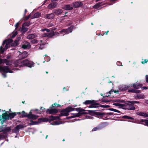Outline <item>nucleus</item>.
Segmentation results:
<instances>
[{
	"label": "nucleus",
	"mask_w": 148,
	"mask_h": 148,
	"mask_svg": "<svg viewBox=\"0 0 148 148\" xmlns=\"http://www.w3.org/2000/svg\"><path fill=\"white\" fill-rule=\"evenodd\" d=\"M21 39V38L20 37H18L14 41V43H12V40L11 39H9L4 41L3 42L2 45L0 47V52L1 53H3L5 50L7 49L8 48L10 47V45L12 46H17L18 44V41Z\"/></svg>",
	"instance_id": "nucleus-1"
},
{
	"label": "nucleus",
	"mask_w": 148,
	"mask_h": 148,
	"mask_svg": "<svg viewBox=\"0 0 148 148\" xmlns=\"http://www.w3.org/2000/svg\"><path fill=\"white\" fill-rule=\"evenodd\" d=\"M13 65L16 67L19 66L20 67L23 66H26L30 68H31L34 66L33 62L31 61H29L27 60H23L21 63L19 62L18 61H16L14 63Z\"/></svg>",
	"instance_id": "nucleus-2"
},
{
	"label": "nucleus",
	"mask_w": 148,
	"mask_h": 148,
	"mask_svg": "<svg viewBox=\"0 0 148 148\" xmlns=\"http://www.w3.org/2000/svg\"><path fill=\"white\" fill-rule=\"evenodd\" d=\"M124 104L120 103H114L113 105L117 106L119 108H123L125 107V109L130 110H133L135 109V107L133 106L132 104L127 102Z\"/></svg>",
	"instance_id": "nucleus-3"
},
{
	"label": "nucleus",
	"mask_w": 148,
	"mask_h": 148,
	"mask_svg": "<svg viewBox=\"0 0 148 148\" xmlns=\"http://www.w3.org/2000/svg\"><path fill=\"white\" fill-rule=\"evenodd\" d=\"M16 115L15 113H12L9 114H8L7 112L3 114L2 116H0V120L1 121V124L3 123L4 121L6 120L13 118Z\"/></svg>",
	"instance_id": "nucleus-4"
},
{
	"label": "nucleus",
	"mask_w": 148,
	"mask_h": 148,
	"mask_svg": "<svg viewBox=\"0 0 148 148\" xmlns=\"http://www.w3.org/2000/svg\"><path fill=\"white\" fill-rule=\"evenodd\" d=\"M11 69L9 68V66H0V72L2 73V75L4 77H6V73H7L8 72L12 73H13V71Z\"/></svg>",
	"instance_id": "nucleus-5"
},
{
	"label": "nucleus",
	"mask_w": 148,
	"mask_h": 148,
	"mask_svg": "<svg viewBox=\"0 0 148 148\" xmlns=\"http://www.w3.org/2000/svg\"><path fill=\"white\" fill-rule=\"evenodd\" d=\"M73 26H71L66 29H64L60 32L59 33L58 32H52L53 35H57L59 34H62L64 35L65 34H68L72 32V30L73 28Z\"/></svg>",
	"instance_id": "nucleus-6"
},
{
	"label": "nucleus",
	"mask_w": 148,
	"mask_h": 148,
	"mask_svg": "<svg viewBox=\"0 0 148 148\" xmlns=\"http://www.w3.org/2000/svg\"><path fill=\"white\" fill-rule=\"evenodd\" d=\"M85 104H90L88 107L89 108H96L99 107V103H96L95 101L92 100H86L83 103Z\"/></svg>",
	"instance_id": "nucleus-7"
},
{
	"label": "nucleus",
	"mask_w": 148,
	"mask_h": 148,
	"mask_svg": "<svg viewBox=\"0 0 148 148\" xmlns=\"http://www.w3.org/2000/svg\"><path fill=\"white\" fill-rule=\"evenodd\" d=\"M74 108L69 107L62 110L60 112L61 116H67L69 115V112L74 111Z\"/></svg>",
	"instance_id": "nucleus-8"
},
{
	"label": "nucleus",
	"mask_w": 148,
	"mask_h": 148,
	"mask_svg": "<svg viewBox=\"0 0 148 148\" xmlns=\"http://www.w3.org/2000/svg\"><path fill=\"white\" fill-rule=\"evenodd\" d=\"M22 112L23 113L22 115L23 117H27L29 119L34 120L36 119L38 117V116L37 115L32 114L31 111L29 112L28 114L25 113L24 111H22Z\"/></svg>",
	"instance_id": "nucleus-9"
},
{
	"label": "nucleus",
	"mask_w": 148,
	"mask_h": 148,
	"mask_svg": "<svg viewBox=\"0 0 148 148\" xmlns=\"http://www.w3.org/2000/svg\"><path fill=\"white\" fill-rule=\"evenodd\" d=\"M58 109L55 108L48 109L46 112L49 114H55L58 112Z\"/></svg>",
	"instance_id": "nucleus-10"
},
{
	"label": "nucleus",
	"mask_w": 148,
	"mask_h": 148,
	"mask_svg": "<svg viewBox=\"0 0 148 148\" xmlns=\"http://www.w3.org/2000/svg\"><path fill=\"white\" fill-rule=\"evenodd\" d=\"M24 127L23 126L21 125H19L15 127L13 130L14 132L16 133H18L19 129L22 128Z\"/></svg>",
	"instance_id": "nucleus-11"
},
{
	"label": "nucleus",
	"mask_w": 148,
	"mask_h": 148,
	"mask_svg": "<svg viewBox=\"0 0 148 148\" xmlns=\"http://www.w3.org/2000/svg\"><path fill=\"white\" fill-rule=\"evenodd\" d=\"M62 12L63 10L62 9L58 8L54 9L53 11V12L56 15H60Z\"/></svg>",
	"instance_id": "nucleus-12"
},
{
	"label": "nucleus",
	"mask_w": 148,
	"mask_h": 148,
	"mask_svg": "<svg viewBox=\"0 0 148 148\" xmlns=\"http://www.w3.org/2000/svg\"><path fill=\"white\" fill-rule=\"evenodd\" d=\"M22 45V47L24 49L29 48L31 46L30 43L27 42H23Z\"/></svg>",
	"instance_id": "nucleus-13"
},
{
	"label": "nucleus",
	"mask_w": 148,
	"mask_h": 148,
	"mask_svg": "<svg viewBox=\"0 0 148 148\" xmlns=\"http://www.w3.org/2000/svg\"><path fill=\"white\" fill-rule=\"evenodd\" d=\"M73 7L75 8H79L83 5V3L80 1H76L72 3Z\"/></svg>",
	"instance_id": "nucleus-14"
},
{
	"label": "nucleus",
	"mask_w": 148,
	"mask_h": 148,
	"mask_svg": "<svg viewBox=\"0 0 148 148\" xmlns=\"http://www.w3.org/2000/svg\"><path fill=\"white\" fill-rule=\"evenodd\" d=\"M55 15L54 14L51 13L50 14H46L45 15L46 18L48 19H53L54 18Z\"/></svg>",
	"instance_id": "nucleus-15"
},
{
	"label": "nucleus",
	"mask_w": 148,
	"mask_h": 148,
	"mask_svg": "<svg viewBox=\"0 0 148 148\" xmlns=\"http://www.w3.org/2000/svg\"><path fill=\"white\" fill-rule=\"evenodd\" d=\"M58 3L56 2L52 3L48 5V8L49 9L57 7Z\"/></svg>",
	"instance_id": "nucleus-16"
},
{
	"label": "nucleus",
	"mask_w": 148,
	"mask_h": 148,
	"mask_svg": "<svg viewBox=\"0 0 148 148\" xmlns=\"http://www.w3.org/2000/svg\"><path fill=\"white\" fill-rule=\"evenodd\" d=\"M63 9L67 10H71L73 9V7L69 5H66L63 6Z\"/></svg>",
	"instance_id": "nucleus-17"
},
{
	"label": "nucleus",
	"mask_w": 148,
	"mask_h": 148,
	"mask_svg": "<svg viewBox=\"0 0 148 148\" xmlns=\"http://www.w3.org/2000/svg\"><path fill=\"white\" fill-rule=\"evenodd\" d=\"M132 86L134 88L139 89L141 88L142 86V85L141 84L137 83H136L133 84Z\"/></svg>",
	"instance_id": "nucleus-18"
},
{
	"label": "nucleus",
	"mask_w": 148,
	"mask_h": 148,
	"mask_svg": "<svg viewBox=\"0 0 148 148\" xmlns=\"http://www.w3.org/2000/svg\"><path fill=\"white\" fill-rule=\"evenodd\" d=\"M132 86V85L131 86ZM130 87V86H127L126 85L123 86L120 88V90L121 91H125L127 90L128 88Z\"/></svg>",
	"instance_id": "nucleus-19"
},
{
	"label": "nucleus",
	"mask_w": 148,
	"mask_h": 148,
	"mask_svg": "<svg viewBox=\"0 0 148 148\" xmlns=\"http://www.w3.org/2000/svg\"><path fill=\"white\" fill-rule=\"evenodd\" d=\"M136 114L137 115L140 116L148 117V114L143 112H138Z\"/></svg>",
	"instance_id": "nucleus-20"
},
{
	"label": "nucleus",
	"mask_w": 148,
	"mask_h": 148,
	"mask_svg": "<svg viewBox=\"0 0 148 148\" xmlns=\"http://www.w3.org/2000/svg\"><path fill=\"white\" fill-rule=\"evenodd\" d=\"M134 97L135 99H143L144 98V96L140 94H138L136 95H135Z\"/></svg>",
	"instance_id": "nucleus-21"
},
{
	"label": "nucleus",
	"mask_w": 148,
	"mask_h": 148,
	"mask_svg": "<svg viewBox=\"0 0 148 148\" xmlns=\"http://www.w3.org/2000/svg\"><path fill=\"white\" fill-rule=\"evenodd\" d=\"M140 123L148 126V120H141Z\"/></svg>",
	"instance_id": "nucleus-22"
},
{
	"label": "nucleus",
	"mask_w": 148,
	"mask_h": 148,
	"mask_svg": "<svg viewBox=\"0 0 148 148\" xmlns=\"http://www.w3.org/2000/svg\"><path fill=\"white\" fill-rule=\"evenodd\" d=\"M4 63H5L6 65H8L9 64V62L6 59H0V64Z\"/></svg>",
	"instance_id": "nucleus-23"
},
{
	"label": "nucleus",
	"mask_w": 148,
	"mask_h": 148,
	"mask_svg": "<svg viewBox=\"0 0 148 148\" xmlns=\"http://www.w3.org/2000/svg\"><path fill=\"white\" fill-rule=\"evenodd\" d=\"M36 37V35L34 34H29L27 36V38L29 39H32Z\"/></svg>",
	"instance_id": "nucleus-24"
},
{
	"label": "nucleus",
	"mask_w": 148,
	"mask_h": 148,
	"mask_svg": "<svg viewBox=\"0 0 148 148\" xmlns=\"http://www.w3.org/2000/svg\"><path fill=\"white\" fill-rule=\"evenodd\" d=\"M28 56V54L26 51H24L20 55V56L22 57V58L27 57Z\"/></svg>",
	"instance_id": "nucleus-25"
},
{
	"label": "nucleus",
	"mask_w": 148,
	"mask_h": 148,
	"mask_svg": "<svg viewBox=\"0 0 148 148\" xmlns=\"http://www.w3.org/2000/svg\"><path fill=\"white\" fill-rule=\"evenodd\" d=\"M81 115V114L79 112L77 114H73V116H69L68 117L69 118H73L76 117H79Z\"/></svg>",
	"instance_id": "nucleus-26"
},
{
	"label": "nucleus",
	"mask_w": 148,
	"mask_h": 148,
	"mask_svg": "<svg viewBox=\"0 0 148 148\" xmlns=\"http://www.w3.org/2000/svg\"><path fill=\"white\" fill-rule=\"evenodd\" d=\"M24 26L25 24H23L21 30L22 32H25L27 31V28L25 27Z\"/></svg>",
	"instance_id": "nucleus-27"
},
{
	"label": "nucleus",
	"mask_w": 148,
	"mask_h": 148,
	"mask_svg": "<svg viewBox=\"0 0 148 148\" xmlns=\"http://www.w3.org/2000/svg\"><path fill=\"white\" fill-rule=\"evenodd\" d=\"M102 3H98L94 5V7L96 8H99L100 6L102 5L103 4H101Z\"/></svg>",
	"instance_id": "nucleus-28"
},
{
	"label": "nucleus",
	"mask_w": 148,
	"mask_h": 148,
	"mask_svg": "<svg viewBox=\"0 0 148 148\" xmlns=\"http://www.w3.org/2000/svg\"><path fill=\"white\" fill-rule=\"evenodd\" d=\"M41 15L40 13L36 12L35 13L34 15V18H37L39 17Z\"/></svg>",
	"instance_id": "nucleus-29"
},
{
	"label": "nucleus",
	"mask_w": 148,
	"mask_h": 148,
	"mask_svg": "<svg viewBox=\"0 0 148 148\" xmlns=\"http://www.w3.org/2000/svg\"><path fill=\"white\" fill-rule=\"evenodd\" d=\"M2 131V129L0 127V132ZM5 135L3 133H1L0 134V140H2L5 137Z\"/></svg>",
	"instance_id": "nucleus-30"
},
{
	"label": "nucleus",
	"mask_w": 148,
	"mask_h": 148,
	"mask_svg": "<svg viewBox=\"0 0 148 148\" xmlns=\"http://www.w3.org/2000/svg\"><path fill=\"white\" fill-rule=\"evenodd\" d=\"M127 102L133 105L135 103H139V102L137 101H127Z\"/></svg>",
	"instance_id": "nucleus-31"
},
{
	"label": "nucleus",
	"mask_w": 148,
	"mask_h": 148,
	"mask_svg": "<svg viewBox=\"0 0 148 148\" xmlns=\"http://www.w3.org/2000/svg\"><path fill=\"white\" fill-rule=\"evenodd\" d=\"M115 102H117L116 103H124L125 101L123 100H121L120 99H117L114 100Z\"/></svg>",
	"instance_id": "nucleus-32"
},
{
	"label": "nucleus",
	"mask_w": 148,
	"mask_h": 148,
	"mask_svg": "<svg viewBox=\"0 0 148 148\" xmlns=\"http://www.w3.org/2000/svg\"><path fill=\"white\" fill-rule=\"evenodd\" d=\"M122 117H123V118L124 119H131V120L133 119V118H132V117L130 116H126V115H125V116H123Z\"/></svg>",
	"instance_id": "nucleus-33"
},
{
	"label": "nucleus",
	"mask_w": 148,
	"mask_h": 148,
	"mask_svg": "<svg viewBox=\"0 0 148 148\" xmlns=\"http://www.w3.org/2000/svg\"><path fill=\"white\" fill-rule=\"evenodd\" d=\"M114 92V90H112L109 91L108 92L106 93V97H108L110 96V95H111L112 92Z\"/></svg>",
	"instance_id": "nucleus-34"
},
{
	"label": "nucleus",
	"mask_w": 148,
	"mask_h": 148,
	"mask_svg": "<svg viewBox=\"0 0 148 148\" xmlns=\"http://www.w3.org/2000/svg\"><path fill=\"white\" fill-rule=\"evenodd\" d=\"M40 120H41V121L43 122H47L48 121V119L47 118H41L40 119Z\"/></svg>",
	"instance_id": "nucleus-35"
},
{
	"label": "nucleus",
	"mask_w": 148,
	"mask_h": 148,
	"mask_svg": "<svg viewBox=\"0 0 148 148\" xmlns=\"http://www.w3.org/2000/svg\"><path fill=\"white\" fill-rule=\"evenodd\" d=\"M100 127H95L92 130V131H95L97 130H99L100 129Z\"/></svg>",
	"instance_id": "nucleus-36"
},
{
	"label": "nucleus",
	"mask_w": 148,
	"mask_h": 148,
	"mask_svg": "<svg viewBox=\"0 0 148 148\" xmlns=\"http://www.w3.org/2000/svg\"><path fill=\"white\" fill-rule=\"evenodd\" d=\"M53 25V23L51 22H50L47 24V27H50L52 26Z\"/></svg>",
	"instance_id": "nucleus-37"
},
{
	"label": "nucleus",
	"mask_w": 148,
	"mask_h": 148,
	"mask_svg": "<svg viewBox=\"0 0 148 148\" xmlns=\"http://www.w3.org/2000/svg\"><path fill=\"white\" fill-rule=\"evenodd\" d=\"M110 110L112 111L115 112H116L117 113H120V112L119 111L117 110L116 109H113V108H111L110 109Z\"/></svg>",
	"instance_id": "nucleus-38"
},
{
	"label": "nucleus",
	"mask_w": 148,
	"mask_h": 148,
	"mask_svg": "<svg viewBox=\"0 0 148 148\" xmlns=\"http://www.w3.org/2000/svg\"><path fill=\"white\" fill-rule=\"evenodd\" d=\"M60 123H59L58 121H54L53 122L52 124L54 125H58L60 124Z\"/></svg>",
	"instance_id": "nucleus-39"
},
{
	"label": "nucleus",
	"mask_w": 148,
	"mask_h": 148,
	"mask_svg": "<svg viewBox=\"0 0 148 148\" xmlns=\"http://www.w3.org/2000/svg\"><path fill=\"white\" fill-rule=\"evenodd\" d=\"M52 107L54 106L56 107H59L60 106V105H59L57 104V103H54L53 105H52Z\"/></svg>",
	"instance_id": "nucleus-40"
},
{
	"label": "nucleus",
	"mask_w": 148,
	"mask_h": 148,
	"mask_svg": "<svg viewBox=\"0 0 148 148\" xmlns=\"http://www.w3.org/2000/svg\"><path fill=\"white\" fill-rule=\"evenodd\" d=\"M31 42L33 44L36 43L38 42V40L36 39H33L32 40Z\"/></svg>",
	"instance_id": "nucleus-41"
},
{
	"label": "nucleus",
	"mask_w": 148,
	"mask_h": 148,
	"mask_svg": "<svg viewBox=\"0 0 148 148\" xmlns=\"http://www.w3.org/2000/svg\"><path fill=\"white\" fill-rule=\"evenodd\" d=\"M29 124L30 125H36L37 124V123L36 122L32 121H31V122L29 123Z\"/></svg>",
	"instance_id": "nucleus-42"
},
{
	"label": "nucleus",
	"mask_w": 148,
	"mask_h": 148,
	"mask_svg": "<svg viewBox=\"0 0 148 148\" xmlns=\"http://www.w3.org/2000/svg\"><path fill=\"white\" fill-rule=\"evenodd\" d=\"M99 106H100L101 107L104 108H108L110 107V106L109 105H100V104H99Z\"/></svg>",
	"instance_id": "nucleus-43"
},
{
	"label": "nucleus",
	"mask_w": 148,
	"mask_h": 148,
	"mask_svg": "<svg viewBox=\"0 0 148 148\" xmlns=\"http://www.w3.org/2000/svg\"><path fill=\"white\" fill-rule=\"evenodd\" d=\"M5 130L7 132H9L11 131V130L10 127H7L5 128Z\"/></svg>",
	"instance_id": "nucleus-44"
},
{
	"label": "nucleus",
	"mask_w": 148,
	"mask_h": 148,
	"mask_svg": "<svg viewBox=\"0 0 148 148\" xmlns=\"http://www.w3.org/2000/svg\"><path fill=\"white\" fill-rule=\"evenodd\" d=\"M46 111V110H45V108H43V107H41L40 112H45Z\"/></svg>",
	"instance_id": "nucleus-45"
},
{
	"label": "nucleus",
	"mask_w": 148,
	"mask_h": 148,
	"mask_svg": "<svg viewBox=\"0 0 148 148\" xmlns=\"http://www.w3.org/2000/svg\"><path fill=\"white\" fill-rule=\"evenodd\" d=\"M17 34V32H16L14 34H13L12 36V38H13L15 37Z\"/></svg>",
	"instance_id": "nucleus-46"
},
{
	"label": "nucleus",
	"mask_w": 148,
	"mask_h": 148,
	"mask_svg": "<svg viewBox=\"0 0 148 148\" xmlns=\"http://www.w3.org/2000/svg\"><path fill=\"white\" fill-rule=\"evenodd\" d=\"M134 89H129L128 90V92H131L132 93H134Z\"/></svg>",
	"instance_id": "nucleus-47"
},
{
	"label": "nucleus",
	"mask_w": 148,
	"mask_h": 148,
	"mask_svg": "<svg viewBox=\"0 0 148 148\" xmlns=\"http://www.w3.org/2000/svg\"><path fill=\"white\" fill-rule=\"evenodd\" d=\"M147 62H148V60H147L146 59H145V60H144L143 61H142L141 63L142 64H144L147 63Z\"/></svg>",
	"instance_id": "nucleus-48"
},
{
	"label": "nucleus",
	"mask_w": 148,
	"mask_h": 148,
	"mask_svg": "<svg viewBox=\"0 0 148 148\" xmlns=\"http://www.w3.org/2000/svg\"><path fill=\"white\" fill-rule=\"evenodd\" d=\"M44 45L43 44L40 45L39 48V49H42L43 48H44Z\"/></svg>",
	"instance_id": "nucleus-49"
},
{
	"label": "nucleus",
	"mask_w": 148,
	"mask_h": 148,
	"mask_svg": "<svg viewBox=\"0 0 148 148\" xmlns=\"http://www.w3.org/2000/svg\"><path fill=\"white\" fill-rule=\"evenodd\" d=\"M140 92V90H136L135 89H134V93H139Z\"/></svg>",
	"instance_id": "nucleus-50"
},
{
	"label": "nucleus",
	"mask_w": 148,
	"mask_h": 148,
	"mask_svg": "<svg viewBox=\"0 0 148 148\" xmlns=\"http://www.w3.org/2000/svg\"><path fill=\"white\" fill-rule=\"evenodd\" d=\"M42 36H43V37H46V36L48 37V34L47 33H45L44 34H42Z\"/></svg>",
	"instance_id": "nucleus-51"
},
{
	"label": "nucleus",
	"mask_w": 148,
	"mask_h": 148,
	"mask_svg": "<svg viewBox=\"0 0 148 148\" xmlns=\"http://www.w3.org/2000/svg\"><path fill=\"white\" fill-rule=\"evenodd\" d=\"M86 119H92L93 117L92 116H86Z\"/></svg>",
	"instance_id": "nucleus-52"
},
{
	"label": "nucleus",
	"mask_w": 148,
	"mask_h": 148,
	"mask_svg": "<svg viewBox=\"0 0 148 148\" xmlns=\"http://www.w3.org/2000/svg\"><path fill=\"white\" fill-rule=\"evenodd\" d=\"M19 23H18V22L17 23H16V24L15 25V26L16 29L19 26Z\"/></svg>",
	"instance_id": "nucleus-53"
},
{
	"label": "nucleus",
	"mask_w": 148,
	"mask_h": 148,
	"mask_svg": "<svg viewBox=\"0 0 148 148\" xmlns=\"http://www.w3.org/2000/svg\"><path fill=\"white\" fill-rule=\"evenodd\" d=\"M116 64H117V65H118L119 66H120L121 64V63L120 62L118 61L117 62Z\"/></svg>",
	"instance_id": "nucleus-54"
},
{
	"label": "nucleus",
	"mask_w": 148,
	"mask_h": 148,
	"mask_svg": "<svg viewBox=\"0 0 148 148\" xmlns=\"http://www.w3.org/2000/svg\"><path fill=\"white\" fill-rule=\"evenodd\" d=\"M30 15H29L28 16H27L26 17V18H25L26 19V20L30 18Z\"/></svg>",
	"instance_id": "nucleus-55"
},
{
	"label": "nucleus",
	"mask_w": 148,
	"mask_h": 148,
	"mask_svg": "<svg viewBox=\"0 0 148 148\" xmlns=\"http://www.w3.org/2000/svg\"><path fill=\"white\" fill-rule=\"evenodd\" d=\"M24 24H25V26H29V25L28 23H24Z\"/></svg>",
	"instance_id": "nucleus-56"
},
{
	"label": "nucleus",
	"mask_w": 148,
	"mask_h": 148,
	"mask_svg": "<svg viewBox=\"0 0 148 148\" xmlns=\"http://www.w3.org/2000/svg\"><path fill=\"white\" fill-rule=\"evenodd\" d=\"M77 109L79 110H77V111H78L80 112V111H82L84 110H81V109H80L78 108Z\"/></svg>",
	"instance_id": "nucleus-57"
},
{
	"label": "nucleus",
	"mask_w": 148,
	"mask_h": 148,
	"mask_svg": "<svg viewBox=\"0 0 148 148\" xmlns=\"http://www.w3.org/2000/svg\"><path fill=\"white\" fill-rule=\"evenodd\" d=\"M56 29V28L55 27H53L52 28L51 30H55Z\"/></svg>",
	"instance_id": "nucleus-58"
},
{
	"label": "nucleus",
	"mask_w": 148,
	"mask_h": 148,
	"mask_svg": "<svg viewBox=\"0 0 148 148\" xmlns=\"http://www.w3.org/2000/svg\"><path fill=\"white\" fill-rule=\"evenodd\" d=\"M46 30V29H41V31L42 32H44Z\"/></svg>",
	"instance_id": "nucleus-59"
},
{
	"label": "nucleus",
	"mask_w": 148,
	"mask_h": 148,
	"mask_svg": "<svg viewBox=\"0 0 148 148\" xmlns=\"http://www.w3.org/2000/svg\"><path fill=\"white\" fill-rule=\"evenodd\" d=\"M47 32H50V30L49 29H46V30Z\"/></svg>",
	"instance_id": "nucleus-60"
},
{
	"label": "nucleus",
	"mask_w": 148,
	"mask_h": 148,
	"mask_svg": "<svg viewBox=\"0 0 148 148\" xmlns=\"http://www.w3.org/2000/svg\"><path fill=\"white\" fill-rule=\"evenodd\" d=\"M142 88L144 89H147V87H143Z\"/></svg>",
	"instance_id": "nucleus-61"
},
{
	"label": "nucleus",
	"mask_w": 148,
	"mask_h": 148,
	"mask_svg": "<svg viewBox=\"0 0 148 148\" xmlns=\"http://www.w3.org/2000/svg\"><path fill=\"white\" fill-rule=\"evenodd\" d=\"M145 103L147 104H148V100H146L145 101Z\"/></svg>",
	"instance_id": "nucleus-62"
},
{
	"label": "nucleus",
	"mask_w": 148,
	"mask_h": 148,
	"mask_svg": "<svg viewBox=\"0 0 148 148\" xmlns=\"http://www.w3.org/2000/svg\"><path fill=\"white\" fill-rule=\"evenodd\" d=\"M58 0H51L52 1H57Z\"/></svg>",
	"instance_id": "nucleus-63"
},
{
	"label": "nucleus",
	"mask_w": 148,
	"mask_h": 148,
	"mask_svg": "<svg viewBox=\"0 0 148 148\" xmlns=\"http://www.w3.org/2000/svg\"><path fill=\"white\" fill-rule=\"evenodd\" d=\"M109 32L108 31H107L106 32V34H108V33Z\"/></svg>",
	"instance_id": "nucleus-64"
}]
</instances>
